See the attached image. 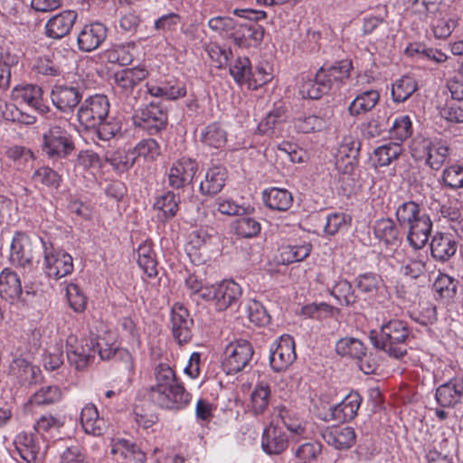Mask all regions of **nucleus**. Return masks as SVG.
<instances>
[{
    "instance_id": "57",
    "label": "nucleus",
    "mask_w": 463,
    "mask_h": 463,
    "mask_svg": "<svg viewBox=\"0 0 463 463\" xmlns=\"http://www.w3.org/2000/svg\"><path fill=\"white\" fill-rule=\"evenodd\" d=\"M331 293L341 305L351 306L357 301L352 285L346 279L338 280L333 287Z\"/></svg>"
},
{
    "instance_id": "13",
    "label": "nucleus",
    "mask_w": 463,
    "mask_h": 463,
    "mask_svg": "<svg viewBox=\"0 0 463 463\" xmlns=\"http://www.w3.org/2000/svg\"><path fill=\"white\" fill-rule=\"evenodd\" d=\"M296 358L295 342L289 335H281L270 346L269 364L275 372L287 370Z\"/></svg>"
},
{
    "instance_id": "48",
    "label": "nucleus",
    "mask_w": 463,
    "mask_h": 463,
    "mask_svg": "<svg viewBox=\"0 0 463 463\" xmlns=\"http://www.w3.org/2000/svg\"><path fill=\"white\" fill-rule=\"evenodd\" d=\"M418 89L416 80L409 76L396 80L392 86V98L394 102L407 100Z\"/></svg>"
},
{
    "instance_id": "8",
    "label": "nucleus",
    "mask_w": 463,
    "mask_h": 463,
    "mask_svg": "<svg viewBox=\"0 0 463 463\" xmlns=\"http://www.w3.org/2000/svg\"><path fill=\"white\" fill-rule=\"evenodd\" d=\"M46 244L40 237L31 238L25 233L17 232L10 247L9 260L13 265L27 268L32 266L36 249Z\"/></svg>"
},
{
    "instance_id": "26",
    "label": "nucleus",
    "mask_w": 463,
    "mask_h": 463,
    "mask_svg": "<svg viewBox=\"0 0 463 463\" xmlns=\"http://www.w3.org/2000/svg\"><path fill=\"white\" fill-rule=\"evenodd\" d=\"M323 439L336 449H347L355 442V432L351 427L331 426L321 432Z\"/></svg>"
},
{
    "instance_id": "35",
    "label": "nucleus",
    "mask_w": 463,
    "mask_h": 463,
    "mask_svg": "<svg viewBox=\"0 0 463 463\" xmlns=\"http://www.w3.org/2000/svg\"><path fill=\"white\" fill-rule=\"evenodd\" d=\"M258 21H248L237 24L235 33H232V41L238 46H242L249 39L260 43L264 37V29L257 24Z\"/></svg>"
},
{
    "instance_id": "47",
    "label": "nucleus",
    "mask_w": 463,
    "mask_h": 463,
    "mask_svg": "<svg viewBox=\"0 0 463 463\" xmlns=\"http://www.w3.org/2000/svg\"><path fill=\"white\" fill-rule=\"evenodd\" d=\"M458 281L447 274H439L433 284L438 298L444 303L450 302L457 293Z\"/></svg>"
},
{
    "instance_id": "24",
    "label": "nucleus",
    "mask_w": 463,
    "mask_h": 463,
    "mask_svg": "<svg viewBox=\"0 0 463 463\" xmlns=\"http://www.w3.org/2000/svg\"><path fill=\"white\" fill-rule=\"evenodd\" d=\"M149 72L145 67H133L115 73V90L124 95L131 94L134 89L143 81Z\"/></svg>"
},
{
    "instance_id": "61",
    "label": "nucleus",
    "mask_w": 463,
    "mask_h": 463,
    "mask_svg": "<svg viewBox=\"0 0 463 463\" xmlns=\"http://www.w3.org/2000/svg\"><path fill=\"white\" fill-rule=\"evenodd\" d=\"M350 215L345 213H333L327 215L324 232L327 235H335L343 229H346L351 222Z\"/></svg>"
},
{
    "instance_id": "56",
    "label": "nucleus",
    "mask_w": 463,
    "mask_h": 463,
    "mask_svg": "<svg viewBox=\"0 0 463 463\" xmlns=\"http://www.w3.org/2000/svg\"><path fill=\"white\" fill-rule=\"evenodd\" d=\"M66 417L61 414L47 413L42 415L35 422L34 428L38 432L52 433L59 431L65 424Z\"/></svg>"
},
{
    "instance_id": "31",
    "label": "nucleus",
    "mask_w": 463,
    "mask_h": 463,
    "mask_svg": "<svg viewBox=\"0 0 463 463\" xmlns=\"http://www.w3.org/2000/svg\"><path fill=\"white\" fill-rule=\"evenodd\" d=\"M10 373L23 384H33L40 379L41 371L24 358H14L10 364Z\"/></svg>"
},
{
    "instance_id": "52",
    "label": "nucleus",
    "mask_w": 463,
    "mask_h": 463,
    "mask_svg": "<svg viewBox=\"0 0 463 463\" xmlns=\"http://www.w3.org/2000/svg\"><path fill=\"white\" fill-rule=\"evenodd\" d=\"M250 321L258 326H265L270 322V316L261 302L250 299L245 306Z\"/></svg>"
},
{
    "instance_id": "62",
    "label": "nucleus",
    "mask_w": 463,
    "mask_h": 463,
    "mask_svg": "<svg viewBox=\"0 0 463 463\" xmlns=\"http://www.w3.org/2000/svg\"><path fill=\"white\" fill-rule=\"evenodd\" d=\"M382 282L383 279L381 277L373 272L360 274L356 278V287L361 292L364 294H375L378 291Z\"/></svg>"
},
{
    "instance_id": "15",
    "label": "nucleus",
    "mask_w": 463,
    "mask_h": 463,
    "mask_svg": "<svg viewBox=\"0 0 463 463\" xmlns=\"http://www.w3.org/2000/svg\"><path fill=\"white\" fill-rule=\"evenodd\" d=\"M156 383L148 390V397L154 403L170 404L164 391L179 383L174 370L166 364H159L155 368Z\"/></svg>"
},
{
    "instance_id": "22",
    "label": "nucleus",
    "mask_w": 463,
    "mask_h": 463,
    "mask_svg": "<svg viewBox=\"0 0 463 463\" xmlns=\"http://www.w3.org/2000/svg\"><path fill=\"white\" fill-rule=\"evenodd\" d=\"M16 449L25 463H41L45 450L40 439L32 434L21 433L15 439Z\"/></svg>"
},
{
    "instance_id": "18",
    "label": "nucleus",
    "mask_w": 463,
    "mask_h": 463,
    "mask_svg": "<svg viewBox=\"0 0 463 463\" xmlns=\"http://www.w3.org/2000/svg\"><path fill=\"white\" fill-rule=\"evenodd\" d=\"M193 319L186 307L175 303L171 310V328L173 336L179 345L188 343L192 338Z\"/></svg>"
},
{
    "instance_id": "7",
    "label": "nucleus",
    "mask_w": 463,
    "mask_h": 463,
    "mask_svg": "<svg viewBox=\"0 0 463 463\" xmlns=\"http://www.w3.org/2000/svg\"><path fill=\"white\" fill-rule=\"evenodd\" d=\"M242 295L241 287L232 279H224L204 289L203 300L212 301L217 310L222 311L236 305Z\"/></svg>"
},
{
    "instance_id": "14",
    "label": "nucleus",
    "mask_w": 463,
    "mask_h": 463,
    "mask_svg": "<svg viewBox=\"0 0 463 463\" xmlns=\"http://www.w3.org/2000/svg\"><path fill=\"white\" fill-rule=\"evenodd\" d=\"M43 249L44 269L49 278L58 279L73 271V259L69 253L52 247L49 249L46 244Z\"/></svg>"
},
{
    "instance_id": "11",
    "label": "nucleus",
    "mask_w": 463,
    "mask_h": 463,
    "mask_svg": "<svg viewBox=\"0 0 463 463\" xmlns=\"http://www.w3.org/2000/svg\"><path fill=\"white\" fill-rule=\"evenodd\" d=\"M133 121L136 127L153 135L165 128L167 114L159 104L150 102L136 111Z\"/></svg>"
},
{
    "instance_id": "29",
    "label": "nucleus",
    "mask_w": 463,
    "mask_h": 463,
    "mask_svg": "<svg viewBox=\"0 0 463 463\" xmlns=\"http://www.w3.org/2000/svg\"><path fill=\"white\" fill-rule=\"evenodd\" d=\"M80 423L87 434L92 436H101L107 429L106 421L99 417L95 405H85L80 412Z\"/></svg>"
},
{
    "instance_id": "16",
    "label": "nucleus",
    "mask_w": 463,
    "mask_h": 463,
    "mask_svg": "<svg viewBox=\"0 0 463 463\" xmlns=\"http://www.w3.org/2000/svg\"><path fill=\"white\" fill-rule=\"evenodd\" d=\"M108 28L99 22L85 24L77 37V45L80 52H90L97 50L107 39Z\"/></svg>"
},
{
    "instance_id": "2",
    "label": "nucleus",
    "mask_w": 463,
    "mask_h": 463,
    "mask_svg": "<svg viewBox=\"0 0 463 463\" xmlns=\"http://www.w3.org/2000/svg\"><path fill=\"white\" fill-rule=\"evenodd\" d=\"M410 153L416 162H422L432 170H439L450 154L447 141L440 138L416 137L410 145Z\"/></svg>"
},
{
    "instance_id": "36",
    "label": "nucleus",
    "mask_w": 463,
    "mask_h": 463,
    "mask_svg": "<svg viewBox=\"0 0 463 463\" xmlns=\"http://www.w3.org/2000/svg\"><path fill=\"white\" fill-rule=\"evenodd\" d=\"M263 200L269 208L285 212L291 207L293 196L287 189L272 187L263 192Z\"/></svg>"
},
{
    "instance_id": "20",
    "label": "nucleus",
    "mask_w": 463,
    "mask_h": 463,
    "mask_svg": "<svg viewBox=\"0 0 463 463\" xmlns=\"http://www.w3.org/2000/svg\"><path fill=\"white\" fill-rule=\"evenodd\" d=\"M146 92L155 98H162L167 100H176L186 95L185 84L175 79L170 78L159 82H147Z\"/></svg>"
},
{
    "instance_id": "53",
    "label": "nucleus",
    "mask_w": 463,
    "mask_h": 463,
    "mask_svg": "<svg viewBox=\"0 0 463 463\" xmlns=\"http://www.w3.org/2000/svg\"><path fill=\"white\" fill-rule=\"evenodd\" d=\"M61 398V392L58 386L50 385L40 388L34 392L29 402L32 405H50L58 402Z\"/></svg>"
},
{
    "instance_id": "63",
    "label": "nucleus",
    "mask_w": 463,
    "mask_h": 463,
    "mask_svg": "<svg viewBox=\"0 0 463 463\" xmlns=\"http://www.w3.org/2000/svg\"><path fill=\"white\" fill-rule=\"evenodd\" d=\"M129 45H115L108 49L105 52L106 59L109 62L118 63L119 65H128L133 60V55L129 51Z\"/></svg>"
},
{
    "instance_id": "50",
    "label": "nucleus",
    "mask_w": 463,
    "mask_h": 463,
    "mask_svg": "<svg viewBox=\"0 0 463 463\" xmlns=\"http://www.w3.org/2000/svg\"><path fill=\"white\" fill-rule=\"evenodd\" d=\"M311 245L304 243L301 245H283L280 248V260L283 264L299 262L309 256Z\"/></svg>"
},
{
    "instance_id": "40",
    "label": "nucleus",
    "mask_w": 463,
    "mask_h": 463,
    "mask_svg": "<svg viewBox=\"0 0 463 463\" xmlns=\"http://www.w3.org/2000/svg\"><path fill=\"white\" fill-rule=\"evenodd\" d=\"M112 455L119 454L123 459L134 461L135 463H145L146 455L134 442L125 439L116 440L110 449Z\"/></svg>"
},
{
    "instance_id": "25",
    "label": "nucleus",
    "mask_w": 463,
    "mask_h": 463,
    "mask_svg": "<svg viewBox=\"0 0 463 463\" xmlns=\"http://www.w3.org/2000/svg\"><path fill=\"white\" fill-rule=\"evenodd\" d=\"M430 254L438 261L445 262L455 255L458 241L449 232H436L430 240Z\"/></svg>"
},
{
    "instance_id": "1",
    "label": "nucleus",
    "mask_w": 463,
    "mask_h": 463,
    "mask_svg": "<svg viewBox=\"0 0 463 463\" xmlns=\"http://www.w3.org/2000/svg\"><path fill=\"white\" fill-rule=\"evenodd\" d=\"M408 324L401 319H391L381 326L380 331H371L373 345L391 357L402 358L407 354L406 342L411 335Z\"/></svg>"
},
{
    "instance_id": "32",
    "label": "nucleus",
    "mask_w": 463,
    "mask_h": 463,
    "mask_svg": "<svg viewBox=\"0 0 463 463\" xmlns=\"http://www.w3.org/2000/svg\"><path fill=\"white\" fill-rule=\"evenodd\" d=\"M164 395L169 400L170 404H155L160 408L172 411H179L185 408L192 400L191 393L185 390L183 383L180 382L164 391Z\"/></svg>"
},
{
    "instance_id": "21",
    "label": "nucleus",
    "mask_w": 463,
    "mask_h": 463,
    "mask_svg": "<svg viewBox=\"0 0 463 463\" xmlns=\"http://www.w3.org/2000/svg\"><path fill=\"white\" fill-rule=\"evenodd\" d=\"M260 444L266 454L279 455L288 449V437L280 427L270 422L263 430Z\"/></svg>"
},
{
    "instance_id": "27",
    "label": "nucleus",
    "mask_w": 463,
    "mask_h": 463,
    "mask_svg": "<svg viewBox=\"0 0 463 463\" xmlns=\"http://www.w3.org/2000/svg\"><path fill=\"white\" fill-rule=\"evenodd\" d=\"M228 177L227 169L222 165L210 167L201 181L199 191L203 195L213 196L219 194L225 185Z\"/></svg>"
},
{
    "instance_id": "30",
    "label": "nucleus",
    "mask_w": 463,
    "mask_h": 463,
    "mask_svg": "<svg viewBox=\"0 0 463 463\" xmlns=\"http://www.w3.org/2000/svg\"><path fill=\"white\" fill-rule=\"evenodd\" d=\"M12 93L14 99H21L41 113H45L48 110V107L42 102L43 90L37 85L17 86L13 90Z\"/></svg>"
},
{
    "instance_id": "4",
    "label": "nucleus",
    "mask_w": 463,
    "mask_h": 463,
    "mask_svg": "<svg viewBox=\"0 0 463 463\" xmlns=\"http://www.w3.org/2000/svg\"><path fill=\"white\" fill-rule=\"evenodd\" d=\"M43 151L53 160L67 157L74 149L69 132L60 125H52L43 136Z\"/></svg>"
},
{
    "instance_id": "33",
    "label": "nucleus",
    "mask_w": 463,
    "mask_h": 463,
    "mask_svg": "<svg viewBox=\"0 0 463 463\" xmlns=\"http://www.w3.org/2000/svg\"><path fill=\"white\" fill-rule=\"evenodd\" d=\"M180 203L181 199L178 194L173 191H165L156 197L154 208L161 213L160 218L167 221L176 215Z\"/></svg>"
},
{
    "instance_id": "49",
    "label": "nucleus",
    "mask_w": 463,
    "mask_h": 463,
    "mask_svg": "<svg viewBox=\"0 0 463 463\" xmlns=\"http://www.w3.org/2000/svg\"><path fill=\"white\" fill-rule=\"evenodd\" d=\"M106 160L110 164L114 170L123 173L131 168L137 161V156L133 150L118 149L108 153Z\"/></svg>"
},
{
    "instance_id": "23",
    "label": "nucleus",
    "mask_w": 463,
    "mask_h": 463,
    "mask_svg": "<svg viewBox=\"0 0 463 463\" xmlns=\"http://www.w3.org/2000/svg\"><path fill=\"white\" fill-rule=\"evenodd\" d=\"M435 400L442 408H454L463 400V378H453L440 384L435 392Z\"/></svg>"
},
{
    "instance_id": "42",
    "label": "nucleus",
    "mask_w": 463,
    "mask_h": 463,
    "mask_svg": "<svg viewBox=\"0 0 463 463\" xmlns=\"http://www.w3.org/2000/svg\"><path fill=\"white\" fill-rule=\"evenodd\" d=\"M328 125L329 118L326 116L302 115L294 119V128L305 134L322 131Z\"/></svg>"
},
{
    "instance_id": "37",
    "label": "nucleus",
    "mask_w": 463,
    "mask_h": 463,
    "mask_svg": "<svg viewBox=\"0 0 463 463\" xmlns=\"http://www.w3.org/2000/svg\"><path fill=\"white\" fill-rule=\"evenodd\" d=\"M380 94L375 90H364L359 93L348 106L351 116H359L372 110L379 102Z\"/></svg>"
},
{
    "instance_id": "38",
    "label": "nucleus",
    "mask_w": 463,
    "mask_h": 463,
    "mask_svg": "<svg viewBox=\"0 0 463 463\" xmlns=\"http://www.w3.org/2000/svg\"><path fill=\"white\" fill-rule=\"evenodd\" d=\"M22 294V286L18 275L5 269L0 273V296L6 300L17 299Z\"/></svg>"
},
{
    "instance_id": "54",
    "label": "nucleus",
    "mask_w": 463,
    "mask_h": 463,
    "mask_svg": "<svg viewBox=\"0 0 463 463\" xmlns=\"http://www.w3.org/2000/svg\"><path fill=\"white\" fill-rule=\"evenodd\" d=\"M230 74L239 85L250 82L251 64L247 57H238L230 66Z\"/></svg>"
},
{
    "instance_id": "28",
    "label": "nucleus",
    "mask_w": 463,
    "mask_h": 463,
    "mask_svg": "<svg viewBox=\"0 0 463 463\" xmlns=\"http://www.w3.org/2000/svg\"><path fill=\"white\" fill-rule=\"evenodd\" d=\"M361 402V395L356 392H351L331 409L332 419L340 422L352 420L357 415Z\"/></svg>"
},
{
    "instance_id": "64",
    "label": "nucleus",
    "mask_w": 463,
    "mask_h": 463,
    "mask_svg": "<svg viewBox=\"0 0 463 463\" xmlns=\"http://www.w3.org/2000/svg\"><path fill=\"white\" fill-rule=\"evenodd\" d=\"M442 180L444 184L450 189L463 187V166L452 165L443 170Z\"/></svg>"
},
{
    "instance_id": "17",
    "label": "nucleus",
    "mask_w": 463,
    "mask_h": 463,
    "mask_svg": "<svg viewBox=\"0 0 463 463\" xmlns=\"http://www.w3.org/2000/svg\"><path fill=\"white\" fill-rule=\"evenodd\" d=\"M83 98L79 86L56 85L51 92L53 105L61 112H72Z\"/></svg>"
},
{
    "instance_id": "46",
    "label": "nucleus",
    "mask_w": 463,
    "mask_h": 463,
    "mask_svg": "<svg viewBox=\"0 0 463 463\" xmlns=\"http://www.w3.org/2000/svg\"><path fill=\"white\" fill-rule=\"evenodd\" d=\"M373 233L377 239L386 244L394 245L400 241L397 225L392 219H380L373 226Z\"/></svg>"
},
{
    "instance_id": "59",
    "label": "nucleus",
    "mask_w": 463,
    "mask_h": 463,
    "mask_svg": "<svg viewBox=\"0 0 463 463\" xmlns=\"http://www.w3.org/2000/svg\"><path fill=\"white\" fill-rule=\"evenodd\" d=\"M322 445L317 441H308L299 445L295 450V457L301 463H313L320 456Z\"/></svg>"
},
{
    "instance_id": "9",
    "label": "nucleus",
    "mask_w": 463,
    "mask_h": 463,
    "mask_svg": "<svg viewBox=\"0 0 463 463\" xmlns=\"http://www.w3.org/2000/svg\"><path fill=\"white\" fill-rule=\"evenodd\" d=\"M109 112V102L104 95H93L84 99L77 112L79 122L86 128H96L106 119Z\"/></svg>"
},
{
    "instance_id": "58",
    "label": "nucleus",
    "mask_w": 463,
    "mask_h": 463,
    "mask_svg": "<svg viewBox=\"0 0 463 463\" xmlns=\"http://www.w3.org/2000/svg\"><path fill=\"white\" fill-rule=\"evenodd\" d=\"M412 134V125L409 116H401L394 119L390 135L394 142L402 143Z\"/></svg>"
},
{
    "instance_id": "19",
    "label": "nucleus",
    "mask_w": 463,
    "mask_h": 463,
    "mask_svg": "<svg viewBox=\"0 0 463 463\" xmlns=\"http://www.w3.org/2000/svg\"><path fill=\"white\" fill-rule=\"evenodd\" d=\"M78 19V14L74 10L62 11L51 17L44 25L46 37L61 40L70 33Z\"/></svg>"
},
{
    "instance_id": "60",
    "label": "nucleus",
    "mask_w": 463,
    "mask_h": 463,
    "mask_svg": "<svg viewBox=\"0 0 463 463\" xmlns=\"http://www.w3.org/2000/svg\"><path fill=\"white\" fill-rule=\"evenodd\" d=\"M208 26L213 32L232 40V33H235L237 23L229 16H214L208 21Z\"/></svg>"
},
{
    "instance_id": "45",
    "label": "nucleus",
    "mask_w": 463,
    "mask_h": 463,
    "mask_svg": "<svg viewBox=\"0 0 463 463\" xmlns=\"http://www.w3.org/2000/svg\"><path fill=\"white\" fill-rule=\"evenodd\" d=\"M335 351L341 356L361 360L366 354V347L357 338L345 337L336 342Z\"/></svg>"
},
{
    "instance_id": "6",
    "label": "nucleus",
    "mask_w": 463,
    "mask_h": 463,
    "mask_svg": "<svg viewBox=\"0 0 463 463\" xmlns=\"http://www.w3.org/2000/svg\"><path fill=\"white\" fill-rule=\"evenodd\" d=\"M432 221L430 216L420 205L403 228H407V241L415 250L423 249L429 241L431 231Z\"/></svg>"
},
{
    "instance_id": "10",
    "label": "nucleus",
    "mask_w": 463,
    "mask_h": 463,
    "mask_svg": "<svg viewBox=\"0 0 463 463\" xmlns=\"http://www.w3.org/2000/svg\"><path fill=\"white\" fill-rule=\"evenodd\" d=\"M67 359L69 364L77 371H83L94 361L96 349L94 338L78 340L71 335L66 341Z\"/></svg>"
},
{
    "instance_id": "5",
    "label": "nucleus",
    "mask_w": 463,
    "mask_h": 463,
    "mask_svg": "<svg viewBox=\"0 0 463 463\" xmlns=\"http://www.w3.org/2000/svg\"><path fill=\"white\" fill-rule=\"evenodd\" d=\"M254 354L251 344L244 339L230 343L224 352L222 361L223 371L227 374H235L248 366Z\"/></svg>"
},
{
    "instance_id": "3",
    "label": "nucleus",
    "mask_w": 463,
    "mask_h": 463,
    "mask_svg": "<svg viewBox=\"0 0 463 463\" xmlns=\"http://www.w3.org/2000/svg\"><path fill=\"white\" fill-rule=\"evenodd\" d=\"M360 142L352 136H345L335 153V168L343 179L355 182L359 179L358 170Z\"/></svg>"
},
{
    "instance_id": "34",
    "label": "nucleus",
    "mask_w": 463,
    "mask_h": 463,
    "mask_svg": "<svg viewBox=\"0 0 463 463\" xmlns=\"http://www.w3.org/2000/svg\"><path fill=\"white\" fill-rule=\"evenodd\" d=\"M402 152V145L398 142H388L377 146L370 159L374 167L389 165L392 161L398 159Z\"/></svg>"
},
{
    "instance_id": "41",
    "label": "nucleus",
    "mask_w": 463,
    "mask_h": 463,
    "mask_svg": "<svg viewBox=\"0 0 463 463\" xmlns=\"http://www.w3.org/2000/svg\"><path fill=\"white\" fill-rule=\"evenodd\" d=\"M33 69L38 74L52 78L59 77L64 72L59 57L53 53L36 58Z\"/></svg>"
},
{
    "instance_id": "44",
    "label": "nucleus",
    "mask_w": 463,
    "mask_h": 463,
    "mask_svg": "<svg viewBox=\"0 0 463 463\" xmlns=\"http://www.w3.org/2000/svg\"><path fill=\"white\" fill-rule=\"evenodd\" d=\"M202 143L209 147H222L227 141V132L219 123H212L201 131Z\"/></svg>"
},
{
    "instance_id": "55",
    "label": "nucleus",
    "mask_w": 463,
    "mask_h": 463,
    "mask_svg": "<svg viewBox=\"0 0 463 463\" xmlns=\"http://www.w3.org/2000/svg\"><path fill=\"white\" fill-rule=\"evenodd\" d=\"M133 153L137 157H143L147 161H154L161 155V146L154 138L140 140L134 147Z\"/></svg>"
},
{
    "instance_id": "43",
    "label": "nucleus",
    "mask_w": 463,
    "mask_h": 463,
    "mask_svg": "<svg viewBox=\"0 0 463 463\" xmlns=\"http://www.w3.org/2000/svg\"><path fill=\"white\" fill-rule=\"evenodd\" d=\"M270 387L261 381L259 382L250 395V409L252 413L261 415L267 410L270 400Z\"/></svg>"
},
{
    "instance_id": "39",
    "label": "nucleus",
    "mask_w": 463,
    "mask_h": 463,
    "mask_svg": "<svg viewBox=\"0 0 463 463\" xmlns=\"http://www.w3.org/2000/svg\"><path fill=\"white\" fill-rule=\"evenodd\" d=\"M137 263L148 278L157 276V260L152 243L144 241L137 250Z\"/></svg>"
},
{
    "instance_id": "12",
    "label": "nucleus",
    "mask_w": 463,
    "mask_h": 463,
    "mask_svg": "<svg viewBox=\"0 0 463 463\" xmlns=\"http://www.w3.org/2000/svg\"><path fill=\"white\" fill-rule=\"evenodd\" d=\"M197 169L196 161L191 158L182 157L175 161L165 172L168 186L174 190L184 189L193 183Z\"/></svg>"
},
{
    "instance_id": "51",
    "label": "nucleus",
    "mask_w": 463,
    "mask_h": 463,
    "mask_svg": "<svg viewBox=\"0 0 463 463\" xmlns=\"http://www.w3.org/2000/svg\"><path fill=\"white\" fill-rule=\"evenodd\" d=\"M232 229L238 236L252 238L260 233V223L252 217L243 216L232 222Z\"/></svg>"
}]
</instances>
